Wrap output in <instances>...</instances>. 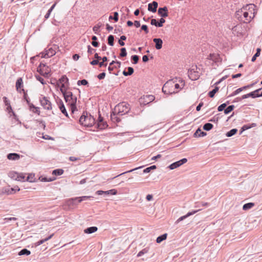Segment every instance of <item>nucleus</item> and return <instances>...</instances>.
Wrapping results in <instances>:
<instances>
[{
  "label": "nucleus",
  "mask_w": 262,
  "mask_h": 262,
  "mask_svg": "<svg viewBox=\"0 0 262 262\" xmlns=\"http://www.w3.org/2000/svg\"><path fill=\"white\" fill-rule=\"evenodd\" d=\"M130 110L129 105L125 102H122L117 105L111 114V118L112 120H115L117 122L121 121L120 118L118 116H123L127 114Z\"/></svg>",
  "instance_id": "obj_1"
},
{
  "label": "nucleus",
  "mask_w": 262,
  "mask_h": 262,
  "mask_svg": "<svg viewBox=\"0 0 262 262\" xmlns=\"http://www.w3.org/2000/svg\"><path fill=\"white\" fill-rule=\"evenodd\" d=\"M179 81H181L182 83L181 88L178 83H174L175 82L172 80H169L168 81L166 82L162 88L163 92L167 94L177 93V92H175L174 91L172 90V88L173 86H174L176 89H179L183 88L184 86V82L183 80H180Z\"/></svg>",
  "instance_id": "obj_2"
},
{
  "label": "nucleus",
  "mask_w": 262,
  "mask_h": 262,
  "mask_svg": "<svg viewBox=\"0 0 262 262\" xmlns=\"http://www.w3.org/2000/svg\"><path fill=\"white\" fill-rule=\"evenodd\" d=\"M63 97L66 102L70 105L71 110L73 113L75 111L77 110V97L76 96H74L71 92H68V93L64 94Z\"/></svg>",
  "instance_id": "obj_3"
},
{
  "label": "nucleus",
  "mask_w": 262,
  "mask_h": 262,
  "mask_svg": "<svg viewBox=\"0 0 262 262\" xmlns=\"http://www.w3.org/2000/svg\"><path fill=\"white\" fill-rule=\"evenodd\" d=\"M80 124L85 126L90 127L93 126L95 123V119L90 114L83 113L79 119Z\"/></svg>",
  "instance_id": "obj_4"
},
{
  "label": "nucleus",
  "mask_w": 262,
  "mask_h": 262,
  "mask_svg": "<svg viewBox=\"0 0 262 262\" xmlns=\"http://www.w3.org/2000/svg\"><path fill=\"white\" fill-rule=\"evenodd\" d=\"M40 102L43 108L47 110H51L52 104L49 99L45 96L42 97L39 99Z\"/></svg>",
  "instance_id": "obj_5"
},
{
  "label": "nucleus",
  "mask_w": 262,
  "mask_h": 262,
  "mask_svg": "<svg viewBox=\"0 0 262 262\" xmlns=\"http://www.w3.org/2000/svg\"><path fill=\"white\" fill-rule=\"evenodd\" d=\"M256 6L254 4H250L246 5L243 7V9L244 11H247L249 12L251 15H252V17H254L255 15L257 13V11L255 9Z\"/></svg>",
  "instance_id": "obj_6"
},
{
  "label": "nucleus",
  "mask_w": 262,
  "mask_h": 262,
  "mask_svg": "<svg viewBox=\"0 0 262 262\" xmlns=\"http://www.w3.org/2000/svg\"><path fill=\"white\" fill-rule=\"evenodd\" d=\"M92 196H83L82 197H77L74 198H72L68 201V203L69 205H76V202L77 201L78 203H80L83 201L86 200L89 198H92Z\"/></svg>",
  "instance_id": "obj_7"
},
{
  "label": "nucleus",
  "mask_w": 262,
  "mask_h": 262,
  "mask_svg": "<svg viewBox=\"0 0 262 262\" xmlns=\"http://www.w3.org/2000/svg\"><path fill=\"white\" fill-rule=\"evenodd\" d=\"M56 51L53 48H50L48 50L45 51L43 52L40 53V55H41V57L42 58H49L50 57L53 56L55 55Z\"/></svg>",
  "instance_id": "obj_8"
},
{
  "label": "nucleus",
  "mask_w": 262,
  "mask_h": 262,
  "mask_svg": "<svg viewBox=\"0 0 262 262\" xmlns=\"http://www.w3.org/2000/svg\"><path fill=\"white\" fill-rule=\"evenodd\" d=\"M195 68L190 69L188 72V76L192 80H196L199 77V73L196 71L197 67L195 66Z\"/></svg>",
  "instance_id": "obj_9"
},
{
  "label": "nucleus",
  "mask_w": 262,
  "mask_h": 262,
  "mask_svg": "<svg viewBox=\"0 0 262 262\" xmlns=\"http://www.w3.org/2000/svg\"><path fill=\"white\" fill-rule=\"evenodd\" d=\"M187 161V159L186 158H183L178 161H177L176 162H174V163L171 164L169 166V168L171 170L177 168L179 167V166H181L183 164L186 163Z\"/></svg>",
  "instance_id": "obj_10"
},
{
  "label": "nucleus",
  "mask_w": 262,
  "mask_h": 262,
  "mask_svg": "<svg viewBox=\"0 0 262 262\" xmlns=\"http://www.w3.org/2000/svg\"><path fill=\"white\" fill-rule=\"evenodd\" d=\"M261 89H259L256 90L254 91L253 92H252L249 94L244 95L242 96V98L246 99L250 97H251L253 98L259 97L258 94H257V93H258L259 91L261 90Z\"/></svg>",
  "instance_id": "obj_11"
},
{
  "label": "nucleus",
  "mask_w": 262,
  "mask_h": 262,
  "mask_svg": "<svg viewBox=\"0 0 262 262\" xmlns=\"http://www.w3.org/2000/svg\"><path fill=\"white\" fill-rule=\"evenodd\" d=\"M158 13L162 17L168 16V9L167 7L164 6L162 8H159L158 10Z\"/></svg>",
  "instance_id": "obj_12"
},
{
  "label": "nucleus",
  "mask_w": 262,
  "mask_h": 262,
  "mask_svg": "<svg viewBox=\"0 0 262 262\" xmlns=\"http://www.w3.org/2000/svg\"><path fill=\"white\" fill-rule=\"evenodd\" d=\"M199 210H200V209L199 210H194V211H191V212H188L186 215H183L182 216H181L180 217H179L176 222H175V224H178L179 222H180L181 221H183L184 220H185V219H186L187 217L190 216V215H192L193 214H194V213H195L196 212H198Z\"/></svg>",
  "instance_id": "obj_13"
},
{
  "label": "nucleus",
  "mask_w": 262,
  "mask_h": 262,
  "mask_svg": "<svg viewBox=\"0 0 262 262\" xmlns=\"http://www.w3.org/2000/svg\"><path fill=\"white\" fill-rule=\"evenodd\" d=\"M158 6V4L157 2L154 1L148 5V10L152 12H156Z\"/></svg>",
  "instance_id": "obj_14"
},
{
  "label": "nucleus",
  "mask_w": 262,
  "mask_h": 262,
  "mask_svg": "<svg viewBox=\"0 0 262 262\" xmlns=\"http://www.w3.org/2000/svg\"><path fill=\"white\" fill-rule=\"evenodd\" d=\"M243 15L244 16V18H245V20L243 21L245 23H250L254 18L252 17V15H251L250 13L247 11H243Z\"/></svg>",
  "instance_id": "obj_15"
},
{
  "label": "nucleus",
  "mask_w": 262,
  "mask_h": 262,
  "mask_svg": "<svg viewBox=\"0 0 262 262\" xmlns=\"http://www.w3.org/2000/svg\"><path fill=\"white\" fill-rule=\"evenodd\" d=\"M57 103L58 104L59 108L62 113H63L66 116L68 117V114L65 108L63 101L61 99H59L57 102Z\"/></svg>",
  "instance_id": "obj_16"
},
{
  "label": "nucleus",
  "mask_w": 262,
  "mask_h": 262,
  "mask_svg": "<svg viewBox=\"0 0 262 262\" xmlns=\"http://www.w3.org/2000/svg\"><path fill=\"white\" fill-rule=\"evenodd\" d=\"M153 41L155 43V48L157 50H160L162 47L163 41L161 38H154Z\"/></svg>",
  "instance_id": "obj_17"
},
{
  "label": "nucleus",
  "mask_w": 262,
  "mask_h": 262,
  "mask_svg": "<svg viewBox=\"0 0 262 262\" xmlns=\"http://www.w3.org/2000/svg\"><path fill=\"white\" fill-rule=\"evenodd\" d=\"M59 84H69V79L66 75L62 76L57 81V85L58 86H59Z\"/></svg>",
  "instance_id": "obj_18"
},
{
  "label": "nucleus",
  "mask_w": 262,
  "mask_h": 262,
  "mask_svg": "<svg viewBox=\"0 0 262 262\" xmlns=\"http://www.w3.org/2000/svg\"><path fill=\"white\" fill-rule=\"evenodd\" d=\"M7 158L10 160H17L20 158V155L16 153H10L7 155Z\"/></svg>",
  "instance_id": "obj_19"
},
{
  "label": "nucleus",
  "mask_w": 262,
  "mask_h": 262,
  "mask_svg": "<svg viewBox=\"0 0 262 262\" xmlns=\"http://www.w3.org/2000/svg\"><path fill=\"white\" fill-rule=\"evenodd\" d=\"M143 99L144 100V102L146 104H148L149 103L152 102L155 100V97L154 95H148L144 96Z\"/></svg>",
  "instance_id": "obj_20"
},
{
  "label": "nucleus",
  "mask_w": 262,
  "mask_h": 262,
  "mask_svg": "<svg viewBox=\"0 0 262 262\" xmlns=\"http://www.w3.org/2000/svg\"><path fill=\"white\" fill-rule=\"evenodd\" d=\"M98 230V228L97 227L93 226L91 227H89L86 229H85L84 230V232L86 234H91L93 233H94L95 232L97 231Z\"/></svg>",
  "instance_id": "obj_21"
},
{
  "label": "nucleus",
  "mask_w": 262,
  "mask_h": 262,
  "mask_svg": "<svg viewBox=\"0 0 262 262\" xmlns=\"http://www.w3.org/2000/svg\"><path fill=\"white\" fill-rule=\"evenodd\" d=\"M29 107V110L34 113L39 114V107H35L32 103L30 102V104H28Z\"/></svg>",
  "instance_id": "obj_22"
},
{
  "label": "nucleus",
  "mask_w": 262,
  "mask_h": 262,
  "mask_svg": "<svg viewBox=\"0 0 262 262\" xmlns=\"http://www.w3.org/2000/svg\"><path fill=\"white\" fill-rule=\"evenodd\" d=\"M127 70H128L127 72H126L125 70L123 71L122 73L124 76H127L131 75L133 74V73L134 72V69L132 67H128Z\"/></svg>",
  "instance_id": "obj_23"
},
{
  "label": "nucleus",
  "mask_w": 262,
  "mask_h": 262,
  "mask_svg": "<svg viewBox=\"0 0 262 262\" xmlns=\"http://www.w3.org/2000/svg\"><path fill=\"white\" fill-rule=\"evenodd\" d=\"M54 235V234H52L51 235H50L49 236H48V237L45 238V239H41V240H40L39 241H38L37 242H36L35 243V245L36 246H39L41 244H42L43 243H45V242L49 240L50 239H51L53 236Z\"/></svg>",
  "instance_id": "obj_24"
},
{
  "label": "nucleus",
  "mask_w": 262,
  "mask_h": 262,
  "mask_svg": "<svg viewBox=\"0 0 262 262\" xmlns=\"http://www.w3.org/2000/svg\"><path fill=\"white\" fill-rule=\"evenodd\" d=\"M9 177L15 180H17L18 177V173L15 171H10L8 174Z\"/></svg>",
  "instance_id": "obj_25"
},
{
  "label": "nucleus",
  "mask_w": 262,
  "mask_h": 262,
  "mask_svg": "<svg viewBox=\"0 0 262 262\" xmlns=\"http://www.w3.org/2000/svg\"><path fill=\"white\" fill-rule=\"evenodd\" d=\"M167 234V233L163 234L157 238L156 242L157 243H160L166 239Z\"/></svg>",
  "instance_id": "obj_26"
},
{
  "label": "nucleus",
  "mask_w": 262,
  "mask_h": 262,
  "mask_svg": "<svg viewBox=\"0 0 262 262\" xmlns=\"http://www.w3.org/2000/svg\"><path fill=\"white\" fill-rule=\"evenodd\" d=\"M97 126L99 129H103L105 128L106 127H107V124L106 122H104L103 121L102 122L97 123Z\"/></svg>",
  "instance_id": "obj_27"
},
{
  "label": "nucleus",
  "mask_w": 262,
  "mask_h": 262,
  "mask_svg": "<svg viewBox=\"0 0 262 262\" xmlns=\"http://www.w3.org/2000/svg\"><path fill=\"white\" fill-rule=\"evenodd\" d=\"M213 124H212L210 123H207L204 125L203 128V129L205 130L209 131L213 128Z\"/></svg>",
  "instance_id": "obj_28"
},
{
  "label": "nucleus",
  "mask_w": 262,
  "mask_h": 262,
  "mask_svg": "<svg viewBox=\"0 0 262 262\" xmlns=\"http://www.w3.org/2000/svg\"><path fill=\"white\" fill-rule=\"evenodd\" d=\"M254 206V204L253 203H248L244 204L243 207V209L244 210H247L249 209H251Z\"/></svg>",
  "instance_id": "obj_29"
},
{
  "label": "nucleus",
  "mask_w": 262,
  "mask_h": 262,
  "mask_svg": "<svg viewBox=\"0 0 262 262\" xmlns=\"http://www.w3.org/2000/svg\"><path fill=\"white\" fill-rule=\"evenodd\" d=\"M219 56V55L216 54H210L208 58L214 62H216L218 60Z\"/></svg>",
  "instance_id": "obj_30"
},
{
  "label": "nucleus",
  "mask_w": 262,
  "mask_h": 262,
  "mask_svg": "<svg viewBox=\"0 0 262 262\" xmlns=\"http://www.w3.org/2000/svg\"><path fill=\"white\" fill-rule=\"evenodd\" d=\"M237 132V129L236 128H233L231 129L230 131L228 132L226 135L228 137H232Z\"/></svg>",
  "instance_id": "obj_31"
},
{
  "label": "nucleus",
  "mask_w": 262,
  "mask_h": 262,
  "mask_svg": "<svg viewBox=\"0 0 262 262\" xmlns=\"http://www.w3.org/2000/svg\"><path fill=\"white\" fill-rule=\"evenodd\" d=\"M69 86V84H61V87L60 88V90L61 92L62 93L63 95L64 94L68 93L69 91H67V88Z\"/></svg>",
  "instance_id": "obj_32"
},
{
  "label": "nucleus",
  "mask_w": 262,
  "mask_h": 262,
  "mask_svg": "<svg viewBox=\"0 0 262 262\" xmlns=\"http://www.w3.org/2000/svg\"><path fill=\"white\" fill-rule=\"evenodd\" d=\"M235 106L233 105L228 106L224 110L225 114H228L231 112L234 108Z\"/></svg>",
  "instance_id": "obj_33"
},
{
  "label": "nucleus",
  "mask_w": 262,
  "mask_h": 262,
  "mask_svg": "<svg viewBox=\"0 0 262 262\" xmlns=\"http://www.w3.org/2000/svg\"><path fill=\"white\" fill-rule=\"evenodd\" d=\"M31 254V252L27 249H23L18 253L19 255H29Z\"/></svg>",
  "instance_id": "obj_34"
},
{
  "label": "nucleus",
  "mask_w": 262,
  "mask_h": 262,
  "mask_svg": "<svg viewBox=\"0 0 262 262\" xmlns=\"http://www.w3.org/2000/svg\"><path fill=\"white\" fill-rule=\"evenodd\" d=\"M23 86V80L21 78H19L17 79L16 82V90H18V89L20 88Z\"/></svg>",
  "instance_id": "obj_35"
},
{
  "label": "nucleus",
  "mask_w": 262,
  "mask_h": 262,
  "mask_svg": "<svg viewBox=\"0 0 262 262\" xmlns=\"http://www.w3.org/2000/svg\"><path fill=\"white\" fill-rule=\"evenodd\" d=\"M219 91V87L215 86L213 90L209 92L208 95L210 98H213L215 94Z\"/></svg>",
  "instance_id": "obj_36"
},
{
  "label": "nucleus",
  "mask_w": 262,
  "mask_h": 262,
  "mask_svg": "<svg viewBox=\"0 0 262 262\" xmlns=\"http://www.w3.org/2000/svg\"><path fill=\"white\" fill-rule=\"evenodd\" d=\"M55 6H56V3L54 4L52 6V7L50 8V9L48 10V12L47 13V14L45 16V19H48L49 17V16H50V15L51 14V13L52 12V11H53V10L55 8Z\"/></svg>",
  "instance_id": "obj_37"
},
{
  "label": "nucleus",
  "mask_w": 262,
  "mask_h": 262,
  "mask_svg": "<svg viewBox=\"0 0 262 262\" xmlns=\"http://www.w3.org/2000/svg\"><path fill=\"white\" fill-rule=\"evenodd\" d=\"M63 173V170L62 169H57L54 170L52 172V174L56 176H60Z\"/></svg>",
  "instance_id": "obj_38"
},
{
  "label": "nucleus",
  "mask_w": 262,
  "mask_h": 262,
  "mask_svg": "<svg viewBox=\"0 0 262 262\" xmlns=\"http://www.w3.org/2000/svg\"><path fill=\"white\" fill-rule=\"evenodd\" d=\"M107 40H108V44L110 46H114V37L113 35H110L108 36Z\"/></svg>",
  "instance_id": "obj_39"
},
{
  "label": "nucleus",
  "mask_w": 262,
  "mask_h": 262,
  "mask_svg": "<svg viewBox=\"0 0 262 262\" xmlns=\"http://www.w3.org/2000/svg\"><path fill=\"white\" fill-rule=\"evenodd\" d=\"M243 11H244V10L243 9V8H242L241 9L238 10V11H237L235 12L236 17L238 19H239L241 18V19L242 20V15L243 14Z\"/></svg>",
  "instance_id": "obj_40"
},
{
  "label": "nucleus",
  "mask_w": 262,
  "mask_h": 262,
  "mask_svg": "<svg viewBox=\"0 0 262 262\" xmlns=\"http://www.w3.org/2000/svg\"><path fill=\"white\" fill-rule=\"evenodd\" d=\"M229 101H227L226 103H223V104H221L220 106H219V107L217 108L218 111L221 112V111H223V110H224L225 109V107L227 106V104H229Z\"/></svg>",
  "instance_id": "obj_41"
},
{
  "label": "nucleus",
  "mask_w": 262,
  "mask_h": 262,
  "mask_svg": "<svg viewBox=\"0 0 262 262\" xmlns=\"http://www.w3.org/2000/svg\"><path fill=\"white\" fill-rule=\"evenodd\" d=\"M156 168V165H152L150 167H147L143 170L144 173H148L151 171V170L155 169Z\"/></svg>",
  "instance_id": "obj_42"
},
{
  "label": "nucleus",
  "mask_w": 262,
  "mask_h": 262,
  "mask_svg": "<svg viewBox=\"0 0 262 262\" xmlns=\"http://www.w3.org/2000/svg\"><path fill=\"white\" fill-rule=\"evenodd\" d=\"M148 252V249L146 248H144L143 249V250H142L141 251H140L138 254H137V257H140L142 255H143V254H145V253H147V252Z\"/></svg>",
  "instance_id": "obj_43"
},
{
  "label": "nucleus",
  "mask_w": 262,
  "mask_h": 262,
  "mask_svg": "<svg viewBox=\"0 0 262 262\" xmlns=\"http://www.w3.org/2000/svg\"><path fill=\"white\" fill-rule=\"evenodd\" d=\"M101 24L99 23V24H97L93 27V30L95 34H98V30L101 27Z\"/></svg>",
  "instance_id": "obj_44"
},
{
  "label": "nucleus",
  "mask_w": 262,
  "mask_h": 262,
  "mask_svg": "<svg viewBox=\"0 0 262 262\" xmlns=\"http://www.w3.org/2000/svg\"><path fill=\"white\" fill-rule=\"evenodd\" d=\"M18 178L17 181H25L26 176L23 173H18Z\"/></svg>",
  "instance_id": "obj_45"
},
{
  "label": "nucleus",
  "mask_w": 262,
  "mask_h": 262,
  "mask_svg": "<svg viewBox=\"0 0 262 262\" xmlns=\"http://www.w3.org/2000/svg\"><path fill=\"white\" fill-rule=\"evenodd\" d=\"M22 91L24 92V99L27 102V104H30V99L28 96L27 93L25 92V90L24 89H22Z\"/></svg>",
  "instance_id": "obj_46"
},
{
  "label": "nucleus",
  "mask_w": 262,
  "mask_h": 262,
  "mask_svg": "<svg viewBox=\"0 0 262 262\" xmlns=\"http://www.w3.org/2000/svg\"><path fill=\"white\" fill-rule=\"evenodd\" d=\"M4 102L7 106H9L10 108H11V105L9 100L7 99L6 97H4L3 98Z\"/></svg>",
  "instance_id": "obj_47"
},
{
  "label": "nucleus",
  "mask_w": 262,
  "mask_h": 262,
  "mask_svg": "<svg viewBox=\"0 0 262 262\" xmlns=\"http://www.w3.org/2000/svg\"><path fill=\"white\" fill-rule=\"evenodd\" d=\"M131 59L133 60V63L134 64H136L138 62L139 57H138V56H137L136 55H134L132 56Z\"/></svg>",
  "instance_id": "obj_48"
},
{
  "label": "nucleus",
  "mask_w": 262,
  "mask_h": 262,
  "mask_svg": "<svg viewBox=\"0 0 262 262\" xmlns=\"http://www.w3.org/2000/svg\"><path fill=\"white\" fill-rule=\"evenodd\" d=\"M96 193L98 195H109V192L107 191L98 190L96 192Z\"/></svg>",
  "instance_id": "obj_49"
},
{
  "label": "nucleus",
  "mask_w": 262,
  "mask_h": 262,
  "mask_svg": "<svg viewBox=\"0 0 262 262\" xmlns=\"http://www.w3.org/2000/svg\"><path fill=\"white\" fill-rule=\"evenodd\" d=\"M127 55L126 49L125 48H122L121 49V53L120 54V56L121 57H125Z\"/></svg>",
  "instance_id": "obj_50"
},
{
  "label": "nucleus",
  "mask_w": 262,
  "mask_h": 262,
  "mask_svg": "<svg viewBox=\"0 0 262 262\" xmlns=\"http://www.w3.org/2000/svg\"><path fill=\"white\" fill-rule=\"evenodd\" d=\"M165 22V20L163 17L161 18L159 20V22H158V24H157V27H162Z\"/></svg>",
  "instance_id": "obj_51"
},
{
  "label": "nucleus",
  "mask_w": 262,
  "mask_h": 262,
  "mask_svg": "<svg viewBox=\"0 0 262 262\" xmlns=\"http://www.w3.org/2000/svg\"><path fill=\"white\" fill-rule=\"evenodd\" d=\"M241 92H242V90L240 88H238L236 90L234 91L231 95H230L229 96V97H232V96H234L235 95H237L238 94H239Z\"/></svg>",
  "instance_id": "obj_52"
},
{
  "label": "nucleus",
  "mask_w": 262,
  "mask_h": 262,
  "mask_svg": "<svg viewBox=\"0 0 262 262\" xmlns=\"http://www.w3.org/2000/svg\"><path fill=\"white\" fill-rule=\"evenodd\" d=\"M88 83V82L85 79H82L81 80H78V82H77V84L78 85L82 84V85H85Z\"/></svg>",
  "instance_id": "obj_53"
},
{
  "label": "nucleus",
  "mask_w": 262,
  "mask_h": 262,
  "mask_svg": "<svg viewBox=\"0 0 262 262\" xmlns=\"http://www.w3.org/2000/svg\"><path fill=\"white\" fill-rule=\"evenodd\" d=\"M96 51V50L92 48L90 45L88 46V52L90 54H92Z\"/></svg>",
  "instance_id": "obj_54"
},
{
  "label": "nucleus",
  "mask_w": 262,
  "mask_h": 262,
  "mask_svg": "<svg viewBox=\"0 0 262 262\" xmlns=\"http://www.w3.org/2000/svg\"><path fill=\"white\" fill-rule=\"evenodd\" d=\"M141 29L142 30H143L146 34H147L149 32L148 27L146 25H143L141 26Z\"/></svg>",
  "instance_id": "obj_55"
},
{
  "label": "nucleus",
  "mask_w": 262,
  "mask_h": 262,
  "mask_svg": "<svg viewBox=\"0 0 262 262\" xmlns=\"http://www.w3.org/2000/svg\"><path fill=\"white\" fill-rule=\"evenodd\" d=\"M36 78L37 80L38 81H39V82H40L41 83H42V84H45L46 83L45 82V80L41 77H40L39 76H36Z\"/></svg>",
  "instance_id": "obj_56"
},
{
  "label": "nucleus",
  "mask_w": 262,
  "mask_h": 262,
  "mask_svg": "<svg viewBox=\"0 0 262 262\" xmlns=\"http://www.w3.org/2000/svg\"><path fill=\"white\" fill-rule=\"evenodd\" d=\"M252 126H250L249 125H244L242 127V130L240 133V134H241L242 133V132L245 130H247V129H248L250 128H251Z\"/></svg>",
  "instance_id": "obj_57"
},
{
  "label": "nucleus",
  "mask_w": 262,
  "mask_h": 262,
  "mask_svg": "<svg viewBox=\"0 0 262 262\" xmlns=\"http://www.w3.org/2000/svg\"><path fill=\"white\" fill-rule=\"evenodd\" d=\"M105 72H102L101 73H100V74H99L98 76H97V77L100 80H101V79H103L104 78L105 76Z\"/></svg>",
  "instance_id": "obj_58"
},
{
  "label": "nucleus",
  "mask_w": 262,
  "mask_h": 262,
  "mask_svg": "<svg viewBox=\"0 0 262 262\" xmlns=\"http://www.w3.org/2000/svg\"><path fill=\"white\" fill-rule=\"evenodd\" d=\"M150 24L157 27V24H158V22L156 19L153 18L151 19Z\"/></svg>",
  "instance_id": "obj_59"
},
{
  "label": "nucleus",
  "mask_w": 262,
  "mask_h": 262,
  "mask_svg": "<svg viewBox=\"0 0 262 262\" xmlns=\"http://www.w3.org/2000/svg\"><path fill=\"white\" fill-rule=\"evenodd\" d=\"M108 192H109V195L110 194L115 195L117 193V191L114 189L109 190H108Z\"/></svg>",
  "instance_id": "obj_60"
},
{
  "label": "nucleus",
  "mask_w": 262,
  "mask_h": 262,
  "mask_svg": "<svg viewBox=\"0 0 262 262\" xmlns=\"http://www.w3.org/2000/svg\"><path fill=\"white\" fill-rule=\"evenodd\" d=\"M201 130V129L200 128H199L194 133L193 136L194 137H199V136H200L199 135L200 134Z\"/></svg>",
  "instance_id": "obj_61"
},
{
  "label": "nucleus",
  "mask_w": 262,
  "mask_h": 262,
  "mask_svg": "<svg viewBox=\"0 0 262 262\" xmlns=\"http://www.w3.org/2000/svg\"><path fill=\"white\" fill-rule=\"evenodd\" d=\"M113 19L115 21H117L118 20V13L117 12H114Z\"/></svg>",
  "instance_id": "obj_62"
},
{
  "label": "nucleus",
  "mask_w": 262,
  "mask_h": 262,
  "mask_svg": "<svg viewBox=\"0 0 262 262\" xmlns=\"http://www.w3.org/2000/svg\"><path fill=\"white\" fill-rule=\"evenodd\" d=\"M26 181H29V182H33V176L32 174H29L26 178Z\"/></svg>",
  "instance_id": "obj_63"
},
{
  "label": "nucleus",
  "mask_w": 262,
  "mask_h": 262,
  "mask_svg": "<svg viewBox=\"0 0 262 262\" xmlns=\"http://www.w3.org/2000/svg\"><path fill=\"white\" fill-rule=\"evenodd\" d=\"M98 63H99V61L98 60L95 59V60H93L92 61H91L90 64L93 66H94V65L98 64Z\"/></svg>",
  "instance_id": "obj_64"
}]
</instances>
